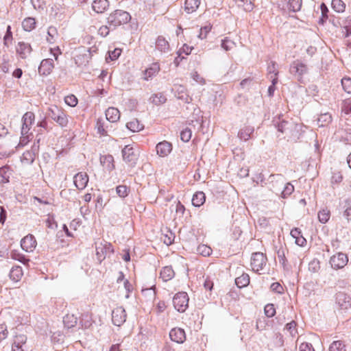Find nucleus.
Wrapping results in <instances>:
<instances>
[{"mask_svg": "<svg viewBox=\"0 0 351 351\" xmlns=\"http://www.w3.org/2000/svg\"><path fill=\"white\" fill-rule=\"evenodd\" d=\"M34 119L35 115L32 112H27L24 114L22 118L23 125L21 128V134L23 136L26 135L28 133Z\"/></svg>", "mask_w": 351, "mask_h": 351, "instance_id": "nucleus-15", "label": "nucleus"}, {"mask_svg": "<svg viewBox=\"0 0 351 351\" xmlns=\"http://www.w3.org/2000/svg\"><path fill=\"white\" fill-rule=\"evenodd\" d=\"M329 351H346V346L341 341H335L330 344Z\"/></svg>", "mask_w": 351, "mask_h": 351, "instance_id": "nucleus-44", "label": "nucleus"}, {"mask_svg": "<svg viewBox=\"0 0 351 351\" xmlns=\"http://www.w3.org/2000/svg\"><path fill=\"white\" fill-rule=\"evenodd\" d=\"M296 322L294 321H291V322L287 324L285 328L286 329L290 332V335L292 337L295 336L297 333V329H296Z\"/></svg>", "mask_w": 351, "mask_h": 351, "instance_id": "nucleus-59", "label": "nucleus"}, {"mask_svg": "<svg viewBox=\"0 0 351 351\" xmlns=\"http://www.w3.org/2000/svg\"><path fill=\"white\" fill-rule=\"evenodd\" d=\"M47 115L62 128L66 127L68 124L69 121L66 114L56 106L49 108Z\"/></svg>", "mask_w": 351, "mask_h": 351, "instance_id": "nucleus-3", "label": "nucleus"}, {"mask_svg": "<svg viewBox=\"0 0 351 351\" xmlns=\"http://www.w3.org/2000/svg\"><path fill=\"white\" fill-rule=\"evenodd\" d=\"M157 154L160 157L167 156L172 150V145L169 142L164 141L158 143L156 147Z\"/></svg>", "mask_w": 351, "mask_h": 351, "instance_id": "nucleus-20", "label": "nucleus"}, {"mask_svg": "<svg viewBox=\"0 0 351 351\" xmlns=\"http://www.w3.org/2000/svg\"><path fill=\"white\" fill-rule=\"evenodd\" d=\"M126 313L123 307L117 306L112 312V323L117 326H120L125 323L126 320Z\"/></svg>", "mask_w": 351, "mask_h": 351, "instance_id": "nucleus-11", "label": "nucleus"}, {"mask_svg": "<svg viewBox=\"0 0 351 351\" xmlns=\"http://www.w3.org/2000/svg\"><path fill=\"white\" fill-rule=\"evenodd\" d=\"M175 237H176L174 233H173L171 230H167V234L164 235L163 242L167 245H170L173 243Z\"/></svg>", "mask_w": 351, "mask_h": 351, "instance_id": "nucleus-49", "label": "nucleus"}, {"mask_svg": "<svg viewBox=\"0 0 351 351\" xmlns=\"http://www.w3.org/2000/svg\"><path fill=\"white\" fill-rule=\"evenodd\" d=\"M269 188L271 191L278 194L284 186L286 180L282 174H271L269 177Z\"/></svg>", "mask_w": 351, "mask_h": 351, "instance_id": "nucleus-6", "label": "nucleus"}, {"mask_svg": "<svg viewBox=\"0 0 351 351\" xmlns=\"http://www.w3.org/2000/svg\"><path fill=\"white\" fill-rule=\"evenodd\" d=\"M149 101L156 106L165 104L167 98L162 93L153 94L149 99Z\"/></svg>", "mask_w": 351, "mask_h": 351, "instance_id": "nucleus-29", "label": "nucleus"}, {"mask_svg": "<svg viewBox=\"0 0 351 351\" xmlns=\"http://www.w3.org/2000/svg\"><path fill=\"white\" fill-rule=\"evenodd\" d=\"M130 20L131 16L129 12L122 10H114L106 19L107 24L110 25L112 31L121 25L127 24Z\"/></svg>", "mask_w": 351, "mask_h": 351, "instance_id": "nucleus-1", "label": "nucleus"}, {"mask_svg": "<svg viewBox=\"0 0 351 351\" xmlns=\"http://www.w3.org/2000/svg\"><path fill=\"white\" fill-rule=\"evenodd\" d=\"M221 46L224 50L229 51L235 46V43L228 38H225L221 40Z\"/></svg>", "mask_w": 351, "mask_h": 351, "instance_id": "nucleus-50", "label": "nucleus"}, {"mask_svg": "<svg viewBox=\"0 0 351 351\" xmlns=\"http://www.w3.org/2000/svg\"><path fill=\"white\" fill-rule=\"evenodd\" d=\"M47 34L49 36V37L47 38V41L49 43H53L54 42V40H55V38L58 35V30H57L56 27H55L53 26H50L48 28Z\"/></svg>", "mask_w": 351, "mask_h": 351, "instance_id": "nucleus-48", "label": "nucleus"}, {"mask_svg": "<svg viewBox=\"0 0 351 351\" xmlns=\"http://www.w3.org/2000/svg\"><path fill=\"white\" fill-rule=\"evenodd\" d=\"M267 262L266 256L262 252H254L251 256V266L252 270L258 272L265 267Z\"/></svg>", "mask_w": 351, "mask_h": 351, "instance_id": "nucleus-7", "label": "nucleus"}, {"mask_svg": "<svg viewBox=\"0 0 351 351\" xmlns=\"http://www.w3.org/2000/svg\"><path fill=\"white\" fill-rule=\"evenodd\" d=\"M317 121L319 127H324L328 125L332 121V116L328 112L322 113L318 117Z\"/></svg>", "mask_w": 351, "mask_h": 351, "instance_id": "nucleus-34", "label": "nucleus"}, {"mask_svg": "<svg viewBox=\"0 0 351 351\" xmlns=\"http://www.w3.org/2000/svg\"><path fill=\"white\" fill-rule=\"evenodd\" d=\"M96 128L97 133L101 135H106V131L104 128V121L101 119H98L96 123Z\"/></svg>", "mask_w": 351, "mask_h": 351, "instance_id": "nucleus-53", "label": "nucleus"}, {"mask_svg": "<svg viewBox=\"0 0 351 351\" xmlns=\"http://www.w3.org/2000/svg\"><path fill=\"white\" fill-rule=\"evenodd\" d=\"M344 208L343 216L348 220L351 221V199H347L344 201Z\"/></svg>", "mask_w": 351, "mask_h": 351, "instance_id": "nucleus-47", "label": "nucleus"}, {"mask_svg": "<svg viewBox=\"0 0 351 351\" xmlns=\"http://www.w3.org/2000/svg\"><path fill=\"white\" fill-rule=\"evenodd\" d=\"M332 7L337 12H343L346 8V5L342 0H332Z\"/></svg>", "mask_w": 351, "mask_h": 351, "instance_id": "nucleus-45", "label": "nucleus"}, {"mask_svg": "<svg viewBox=\"0 0 351 351\" xmlns=\"http://www.w3.org/2000/svg\"><path fill=\"white\" fill-rule=\"evenodd\" d=\"M200 4V0H186L185 1V10L188 13L195 12Z\"/></svg>", "mask_w": 351, "mask_h": 351, "instance_id": "nucleus-37", "label": "nucleus"}, {"mask_svg": "<svg viewBox=\"0 0 351 351\" xmlns=\"http://www.w3.org/2000/svg\"><path fill=\"white\" fill-rule=\"evenodd\" d=\"M23 273L21 267L14 266L12 267L10 271V278L14 282H18L21 280Z\"/></svg>", "mask_w": 351, "mask_h": 351, "instance_id": "nucleus-32", "label": "nucleus"}, {"mask_svg": "<svg viewBox=\"0 0 351 351\" xmlns=\"http://www.w3.org/2000/svg\"><path fill=\"white\" fill-rule=\"evenodd\" d=\"M278 131L287 135L291 134L292 130L296 127L293 122L281 120L280 117L273 121Z\"/></svg>", "mask_w": 351, "mask_h": 351, "instance_id": "nucleus-9", "label": "nucleus"}, {"mask_svg": "<svg viewBox=\"0 0 351 351\" xmlns=\"http://www.w3.org/2000/svg\"><path fill=\"white\" fill-rule=\"evenodd\" d=\"M336 304L341 309L347 310L351 307L350 297L343 292H339L335 295Z\"/></svg>", "mask_w": 351, "mask_h": 351, "instance_id": "nucleus-13", "label": "nucleus"}, {"mask_svg": "<svg viewBox=\"0 0 351 351\" xmlns=\"http://www.w3.org/2000/svg\"><path fill=\"white\" fill-rule=\"evenodd\" d=\"M320 9H321V12H322V16L319 20V23L320 25H324L325 23V22L328 19H329V16H328L329 10H328V7L326 6V5L324 3H322L321 4Z\"/></svg>", "mask_w": 351, "mask_h": 351, "instance_id": "nucleus-40", "label": "nucleus"}, {"mask_svg": "<svg viewBox=\"0 0 351 351\" xmlns=\"http://www.w3.org/2000/svg\"><path fill=\"white\" fill-rule=\"evenodd\" d=\"M122 157L123 160L130 166L134 167L138 160V155L135 153L134 149L130 145H125L122 151Z\"/></svg>", "mask_w": 351, "mask_h": 351, "instance_id": "nucleus-8", "label": "nucleus"}, {"mask_svg": "<svg viewBox=\"0 0 351 351\" xmlns=\"http://www.w3.org/2000/svg\"><path fill=\"white\" fill-rule=\"evenodd\" d=\"M192 136V132L189 128H185L180 132V138L183 142L187 143L190 141Z\"/></svg>", "mask_w": 351, "mask_h": 351, "instance_id": "nucleus-51", "label": "nucleus"}, {"mask_svg": "<svg viewBox=\"0 0 351 351\" xmlns=\"http://www.w3.org/2000/svg\"><path fill=\"white\" fill-rule=\"evenodd\" d=\"M348 261V258L346 254L342 252L337 253L333 255L330 260L331 267L334 269H341L346 265Z\"/></svg>", "mask_w": 351, "mask_h": 351, "instance_id": "nucleus-12", "label": "nucleus"}, {"mask_svg": "<svg viewBox=\"0 0 351 351\" xmlns=\"http://www.w3.org/2000/svg\"><path fill=\"white\" fill-rule=\"evenodd\" d=\"M114 249L111 243L106 241L101 242L96 246V255L97 259L101 262L107 255L112 254Z\"/></svg>", "mask_w": 351, "mask_h": 351, "instance_id": "nucleus-10", "label": "nucleus"}, {"mask_svg": "<svg viewBox=\"0 0 351 351\" xmlns=\"http://www.w3.org/2000/svg\"><path fill=\"white\" fill-rule=\"evenodd\" d=\"M250 283V276L247 274L243 273L235 279V284L239 288L247 287Z\"/></svg>", "mask_w": 351, "mask_h": 351, "instance_id": "nucleus-35", "label": "nucleus"}, {"mask_svg": "<svg viewBox=\"0 0 351 351\" xmlns=\"http://www.w3.org/2000/svg\"><path fill=\"white\" fill-rule=\"evenodd\" d=\"M93 323V319L89 312H85L82 313L80 317V324L83 328H88L90 327Z\"/></svg>", "mask_w": 351, "mask_h": 351, "instance_id": "nucleus-30", "label": "nucleus"}, {"mask_svg": "<svg viewBox=\"0 0 351 351\" xmlns=\"http://www.w3.org/2000/svg\"><path fill=\"white\" fill-rule=\"evenodd\" d=\"M341 85L343 90L348 93H351V79L349 77H343L341 80Z\"/></svg>", "mask_w": 351, "mask_h": 351, "instance_id": "nucleus-54", "label": "nucleus"}, {"mask_svg": "<svg viewBox=\"0 0 351 351\" xmlns=\"http://www.w3.org/2000/svg\"><path fill=\"white\" fill-rule=\"evenodd\" d=\"M294 191V186L289 182L285 183L283 190L280 191L283 198L287 197Z\"/></svg>", "mask_w": 351, "mask_h": 351, "instance_id": "nucleus-46", "label": "nucleus"}, {"mask_svg": "<svg viewBox=\"0 0 351 351\" xmlns=\"http://www.w3.org/2000/svg\"><path fill=\"white\" fill-rule=\"evenodd\" d=\"M189 296L186 292L177 293L173 298L174 308L179 312L183 313L188 308Z\"/></svg>", "mask_w": 351, "mask_h": 351, "instance_id": "nucleus-5", "label": "nucleus"}, {"mask_svg": "<svg viewBox=\"0 0 351 351\" xmlns=\"http://www.w3.org/2000/svg\"><path fill=\"white\" fill-rule=\"evenodd\" d=\"M289 71L299 82H302L303 75L308 73V66L306 64L297 60L291 64Z\"/></svg>", "mask_w": 351, "mask_h": 351, "instance_id": "nucleus-4", "label": "nucleus"}, {"mask_svg": "<svg viewBox=\"0 0 351 351\" xmlns=\"http://www.w3.org/2000/svg\"><path fill=\"white\" fill-rule=\"evenodd\" d=\"M127 128L133 132H139L143 129L144 126L138 119H133L127 123Z\"/></svg>", "mask_w": 351, "mask_h": 351, "instance_id": "nucleus-36", "label": "nucleus"}, {"mask_svg": "<svg viewBox=\"0 0 351 351\" xmlns=\"http://www.w3.org/2000/svg\"><path fill=\"white\" fill-rule=\"evenodd\" d=\"M254 128L252 126L246 125L241 128L238 132V137L241 140L246 141L249 140L253 134Z\"/></svg>", "mask_w": 351, "mask_h": 351, "instance_id": "nucleus-24", "label": "nucleus"}, {"mask_svg": "<svg viewBox=\"0 0 351 351\" xmlns=\"http://www.w3.org/2000/svg\"><path fill=\"white\" fill-rule=\"evenodd\" d=\"M65 103L71 107H75L77 104V99L73 95H70L64 98Z\"/></svg>", "mask_w": 351, "mask_h": 351, "instance_id": "nucleus-57", "label": "nucleus"}, {"mask_svg": "<svg viewBox=\"0 0 351 351\" xmlns=\"http://www.w3.org/2000/svg\"><path fill=\"white\" fill-rule=\"evenodd\" d=\"M286 252H287L286 247L280 245L277 250L276 253L280 264L282 266L284 270L288 271L289 270V266L286 258Z\"/></svg>", "mask_w": 351, "mask_h": 351, "instance_id": "nucleus-21", "label": "nucleus"}, {"mask_svg": "<svg viewBox=\"0 0 351 351\" xmlns=\"http://www.w3.org/2000/svg\"><path fill=\"white\" fill-rule=\"evenodd\" d=\"M341 108L345 114H348L351 113V101L349 100L345 101Z\"/></svg>", "mask_w": 351, "mask_h": 351, "instance_id": "nucleus-63", "label": "nucleus"}, {"mask_svg": "<svg viewBox=\"0 0 351 351\" xmlns=\"http://www.w3.org/2000/svg\"><path fill=\"white\" fill-rule=\"evenodd\" d=\"M299 351H315L311 343H302L299 347Z\"/></svg>", "mask_w": 351, "mask_h": 351, "instance_id": "nucleus-64", "label": "nucleus"}, {"mask_svg": "<svg viewBox=\"0 0 351 351\" xmlns=\"http://www.w3.org/2000/svg\"><path fill=\"white\" fill-rule=\"evenodd\" d=\"M100 162L108 171H112L114 169V158L112 155L101 156Z\"/></svg>", "mask_w": 351, "mask_h": 351, "instance_id": "nucleus-27", "label": "nucleus"}, {"mask_svg": "<svg viewBox=\"0 0 351 351\" xmlns=\"http://www.w3.org/2000/svg\"><path fill=\"white\" fill-rule=\"evenodd\" d=\"M212 249L210 247L204 245V244H200L197 247V252L203 256H208L212 254Z\"/></svg>", "mask_w": 351, "mask_h": 351, "instance_id": "nucleus-43", "label": "nucleus"}, {"mask_svg": "<svg viewBox=\"0 0 351 351\" xmlns=\"http://www.w3.org/2000/svg\"><path fill=\"white\" fill-rule=\"evenodd\" d=\"M32 47L29 43L19 42L16 47V52L23 59L26 58L31 53Z\"/></svg>", "mask_w": 351, "mask_h": 351, "instance_id": "nucleus-22", "label": "nucleus"}, {"mask_svg": "<svg viewBox=\"0 0 351 351\" xmlns=\"http://www.w3.org/2000/svg\"><path fill=\"white\" fill-rule=\"evenodd\" d=\"M12 40V33L11 32V27L8 25L7 27L6 33L3 38V44L5 46L8 47V41Z\"/></svg>", "mask_w": 351, "mask_h": 351, "instance_id": "nucleus-61", "label": "nucleus"}, {"mask_svg": "<svg viewBox=\"0 0 351 351\" xmlns=\"http://www.w3.org/2000/svg\"><path fill=\"white\" fill-rule=\"evenodd\" d=\"M302 0H289L288 3V8L290 11L296 12L300 10L302 7Z\"/></svg>", "mask_w": 351, "mask_h": 351, "instance_id": "nucleus-41", "label": "nucleus"}, {"mask_svg": "<svg viewBox=\"0 0 351 351\" xmlns=\"http://www.w3.org/2000/svg\"><path fill=\"white\" fill-rule=\"evenodd\" d=\"M319 221L322 223H326L330 219V212L327 208H324L318 213Z\"/></svg>", "mask_w": 351, "mask_h": 351, "instance_id": "nucleus-42", "label": "nucleus"}, {"mask_svg": "<svg viewBox=\"0 0 351 351\" xmlns=\"http://www.w3.org/2000/svg\"><path fill=\"white\" fill-rule=\"evenodd\" d=\"M160 68L158 62H154L143 71V79L149 81L155 77L160 71Z\"/></svg>", "mask_w": 351, "mask_h": 351, "instance_id": "nucleus-19", "label": "nucleus"}, {"mask_svg": "<svg viewBox=\"0 0 351 351\" xmlns=\"http://www.w3.org/2000/svg\"><path fill=\"white\" fill-rule=\"evenodd\" d=\"M73 182L76 188L79 190H83L87 186L88 182V176L85 172H79L75 175Z\"/></svg>", "mask_w": 351, "mask_h": 351, "instance_id": "nucleus-17", "label": "nucleus"}, {"mask_svg": "<svg viewBox=\"0 0 351 351\" xmlns=\"http://www.w3.org/2000/svg\"><path fill=\"white\" fill-rule=\"evenodd\" d=\"M156 48L162 53H167L170 49L168 41L162 36L157 38Z\"/></svg>", "mask_w": 351, "mask_h": 351, "instance_id": "nucleus-25", "label": "nucleus"}, {"mask_svg": "<svg viewBox=\"0 0 351 351\" xmlns=\"http://www.w3.org/2000/svg\"><path fill=\"white\" fill-rule=\"evenodd\" d=\"M10 257L12 259L16 260V261L22 263L24 265L27 264L28 262L29 261V260L28 258H27L25 256V255L21 254L20 252H19L16 250L11 251V252H10Z\"/></svg>", "mask_w": 351, "mask_h": 351, "instance_id": "nucleus-39", "label": "nucleus"}, {"mask_svg": "<svg viewBox=\"0 0 351 351\" xmlns=\"http://www.w3.org/2000/svg\"><path fill=\"white\" fill-rule=\"evenodd\" d=\"M121 49H115L113 51L108 52V56L106 57V60L107 62H109L110 60H117L119 56L121 55Z\"/></svg>", "mask_w": 351, "mask_h": 351, "instance_id": "nucleus-52", "label": "nucleus"}, {"mask_svg": "<svg viewBox=\"0 0 351 351\" xmlns=\"http://www.w3.org/2000/svg\"><path fill=\"white\" fill-rule=\"evenodd\" d=\"M343 180V176L339 172L333 173L331 178V184H339Z\"/></svg>", "mask_w": 351, "mask_h": 351, "instance_id": "nucleus-62", "label": "nucleus"}, {"mask_svg": "<svg viewBox=\"0 0 351 351\" xmlns=\"http://www.w3.org/2000/svg\"><path fill=\"white\" fill-rule=\"evenodd\" d=\"M110 31H112L111 30V27H110V25L107 24V25H101L99 28L98 34L101 36L106 37V36H107L109 34Z\"/></svg>", "mask_w": 351, "mask_h": 351, "instance_id": "nucleus-56", "label": "nucleus"}, {"mask_svg": "<svg viewBox=\"0 0 351 351\" xmlns=\"http://www.w3.org/2000/svg\"><path fill=\"white\" fill-rule=\"evenodd\" d=\"M267 71H268V73H269V76H271V75H278V69H277V65H276V62H271L268 65Z\"/></svg>", "mask_w": 351, "mask_h": 351, "instance_id": "nucleus-60", "label": "nucleus"}, {"mask_svg": "<svg viewBox=\"0 0 351 351\" xmlns=\"http://www.w3.org/2000/svg\"><path fill=\"white\" fill-rule=\"evenodd\" d=\"M169 337L177 343H182L186 340V333L184 329L176 327L170 330Z\"/></svg>", "mask_w": 351, "mask_h": 351, "instance_id": "nucleus-14", "label": "nucleus"}, {"mask_svg": "<svg viewBox=\"0 0 351 351\" xmlns=\"http://www.w3.org/2000/svg\"><path fill=\"white\" fill-rule=\"evenodd\" d=\"M264 310L265 315L268 317H272L276 313V309L272 304H267Z\"/></svg>", "mask_w": 351, "mask_h": 351, "instance_id": "nucleus-58", "label": "nucleus"}, {"mask_svg": "<svg viewBox=\"0 0 351 351\" xmlns=\"http://www.w3.org/2000/svg\"><path fill=\"white\" fill-rule=\"evenodd\" d=\"M63 323L65 327L71 328L77 323V318L73 314H67L63 317Z\"/></svg>", "mask_w": 351, "mask_h": 351, "instance_id": "nucleus-33", "label": "nucleus"}, {"mask_svg": "<svg viewBox=\"0 0 351 351\" xmlns=\"http://www.w3.org/2000/svg\"><path fill=\"white\" fill-rule=\"evenodd\" d=\"M98 53V48L95 46L86 47L81 46L75 50V62L78 66H86L92 57Z\"/></svg>", "mask_w": 351, "mask_h": 351, "instance_id": "nucleus-2", "label": "nucleus"}, {"mask_svg": "<svg viewBox=\"0 0 351 351\" xmlns=\"http://www.w3.org/2000/svg\"><path fill=\"white\" fill-rule=\"evenodd\" d=\"M206 201V195L202 191L196 192L192 198V204L195 207L203 205Z\"/></svg>", "mask_w": 351, "mask_h": 351, "instance_id": "nucleus-31", "label": "nucleus"}, {"mask_svg": "<svg viewBox=\"0 0 351 351\" xmlns=\"http://www.w3.org/2000/svg\"><path fill=\"white\" fill-rule=\"evenodd\" d=\"M108 6V0H95L92 3L93 10L97 13H103Z\"/></svg>", "mask_w": 351, "mask_h": 351, "instance_id": "nucleus-26", "label": "nucleus"}, {"mask_svg": "<svg viewBox=\"0 0 351 351\" xmlns=\"http://www.w3.org/2000/svg\"><path fill=\"white\" fill-rule=\"evenodd\" d=\"M116 191L120 197H125L128 195V188L125 185H119L117 186Z\"/></svg>", "mask_w": 351, "mask_h": 351, "instance_id": "nucleus-55", "label": "nucleus"}, {"mask_svg": "<svg viewBox=\"0 0 351 351\" xmlns=\"http://www.w3.org/2000/svg\"><path fill=\"white\" fill-rule=\"evenodd\" d=\"M54 68L53 61L51 58L44 59L38 67V73L41 75H48Z\"/></svg>", "mask_w": 351, "mask_h": 351, "instance_id": "nucleus-18", "label": "nucleus"}, {"mask_svg": "<svg viewBox=\"0 0 351 351\" xmlns=\"http://www.w3.org/2000/svg\"><path fill=\"white\" fill-rule=\"evenodd\" d=\"M175 276V272L171 266H165L162 267L160 273V278L164 282L171 280Z\"/></svg>", "mask_w": 351, "mask_h": 351, "instance_id": "nucleus-28", "label": "nucleus"}, {"mask_svg": "<svg viewBox=\"0 0 351 351\" xmlns=\"http://www.w3.org/2000/svg\"><path fill=\"white\" fill-rule=\"evenodd\" d=\"M106 117L111 123H115L120 119L119 110L114 107L108 108L106 111Z\"/></svg>", "mask_w": 351, "mask_h": 351, "instance_id": "nucleus-23", "label": "nucleus"}, {"mask_svg": "<svg viewBox=\"0 0 351 351\" xmlns=\"http://www.w3.org/2000/svg\"><path fill=\"white\" fill-rule=\"evenodd\" d=\"M22 26L24 30L30 32L35 28L36 21L34 18L28 17L23 20L22 22Z\"/></svg>", "mask_w": 351, "mask_h": 351, "instance_id": "nucleus-38", "label": "nucleus"}, {"mask_svg": "<svg viewBox=\"0 0 351 351\" xmlns=\"http://www.w3.org/2000/svg\"><path fill=\"white\" fill-rule=\"evenodd\" d=\"M21 246L25 252H32L36 247L35 237L30 234L25 236L21 241Z\"/></svg>", "mask_w": 351, "mask_h": 351, "instance_id": "nucleus-16", "label": "nucleus"}]
</instances>
